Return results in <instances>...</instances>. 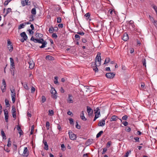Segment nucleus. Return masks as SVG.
I'll return each instance as SVG.
<instances>
[{"label":"nucleus","instance_id":"nucleus-6","mask_svg":"<svg viewBox=\"0 0 157 157\" xmlns=\"http://www.w3.org/2000/svg\"><path fill=\"white\" fill-rule=\"evenodd\" d=\"M51 89V91H52V92H51L52 94L51 97L52 98L56 99L57 98V96L56 94V92L54 88L52 87Z\"/></svg>","mask_w":157,"mask_h":157},{"label":"nucleus","instance_id":"nucleus-1","mask_svg":"<svg viewBox=\"0 0 157 157\" xmlns=\"http://www.w3.org/2000/svg\"><path fill=\"white\" fill-rule=\"evenodd\" d=\"M30 40L33 41L35 43L42 44V45L40 47L41 48L45 47L46 45L47 44V42L44 40L43 38H34L33 36L31 37Z\"/></svg>","mask_w":157,"mask_h":157},{"label":"nucleus","instance_id":"nucleus-49","mask_svg":"<svg viewBox=\"0 0 157 157\" xmlns=\"http://www.w3.org/2000/svg\"><path fill=\"white\" fill-rule=\"evenodd\" d=\"M52 37L53 38L56 39L58 36L56 33H53L52 35Z\"/></svg>","mask_w":157,"mask_h":157},{"label":"nucleus","instance_id":"nucleus-38","mask_svg":"<svg viewBox=\"0 0 157 157\" xmlns=\"http://www.w3.org/2000/svg\"><path fill=\"white\" fill-rule=\"evenodd\" d=\"M75 38L76 40H78L80 39V36L78 34H75Z\"/></svg>","mask_w":157,"mask_h":157},{"label":"nucleus","instance_id":"nucleus-33","mask_svg":"<svg viewBox=\"0 0 157 157\" xmlns=\"http://www.w3.org/2000/svg\"><path fill=\"white\" fill-rule=\"evenodd\" d=\"M10 63H11V66H12V67L14 66V61L13 59L12 58H10Z\"/></svg>","mask_w":157,"mask_h":157},{"label":"nucleus","instance_id":"nucleus-7","mask_svg":"<svg viewBox=\"0 0 157 157\" xmlns=\"http://www.w3.org/2000/svg\"><path fill=\"white\" fill-rule=\"evenodd\" d=\"M29 155V151L27 147H24V150L21 155L23 157H27Z\"/></svg>","mask_w":157,"mask_h":157},{"label":"nucleus","instance_id":"nucleus-14","mask_svg":"<svg viewBox=\"0 0 157 157\" xmlns=\"http://www.w3.org/2000/svg\"><path fill=\"white\" fill-rule=\"evenodd\" d=\"M29 0H21V3L22 6H25L26 5H29L30 4H28Z\"/></svg>","mask_w":157,"mask_h":157},{"label":"nucleus","instance_id":"nucleus-16","mask_svg":"<svg viewBox=\"0 0 157 157\" xmlns=\"http://www.w3.org/2000/svg\"><path fill=\"white\" fill-rule=\"evenodd\" d=\"M122 39L124 41H126L128 39V36L127 33H124L123 34Z\"/></svg>","mask_w":157,"mask_h":157},{"label":"nucleus","instance_id":"nucleus-18","mask_svg":"<svg viewBox=\"0 0 157 157\" xmlns=\"http://www.w3.org/2000/svg\"><path fill=\"white\" fill-rule=\"evenodd\" d=\"M29 68L31 69H33L34 67V63L33 61H30L29 62Z\"/></svg>","mask_w":157,"mask_h":157},{"label":"nucleus","instance_id":"nucleus-31","mask_svg":"<svg viewBox=\"0 0 157 157\" xmlns=\"http://www.w3.org/2000/svg\"><path fill=\"white\" fill-rule=\"evenodd\" d=\"M103 133V132L102 131H100L97 135H96V138H98L100 137L102 134Z\"/></svg>","mask_w":157,"mask_h":157},{"label":"nucleus","instance_id":"nucleus-29","mask_svg":"<svg viewBox=\"0 0 157 157\" xmlns=\"http://www.w3.org/2000/svg\"><path fill=\"white\" fill-rule=\"evenodd\" d=\"M141 61L143 65V66H145L146 67V60L145 59L143 58L142 59Z\"/></svg>","mask_w":157,"mask_h":157},{"label":"nucleus","instance_id":"nucleus-17","mask_svg":"<svg viewBox=\"0 0 157 157\" xmlns=\"http://www.w3.org/2000/svg\"><path fill=\"white\" fill-rule=\"evenodd\" d=\"M105 124V120L102 119L98 123V125L99 126H103Z\"/></svg>","mask_w":157,"mask_h":157},{"label":"nucleus","instance_id":"nucleus-42","mask_svg":"<svg viewBox=\"0 0 157 157\" xmlns=\"http://www.w3.org/2000/svg\"><path fill=\"white\" fill-rule=\"evenodd\" d=\"M48 112L49 115L52 116L54 114V112L52 110H49Z\"/></svg>","mask_w":157,"mask_h":157},{"label":"nucleus","instance_id":"nucleus-48","mask_svg":"<svg viewBox=\"0 0 157 157\" xmlns=\"http://www.w3.org/2000/svg\"><path fill=\"white\" fill-rule=\"evenodd\" d=\"M11 11V9L10 8H7L6 10V15L7 14H8Z\"/></svg>","mask_w":157,"mask_h":157},{"label":"nucleus","instance_id":"nucleus-22","mask_svg":"<svg viewBox=\"0 0 157 157\" xmlns=\"http://www.w3.org/2000/svg\"><path fill=\"white\" fill-rule=\"evenodd\" d=\"M35 36L36 38H42V37H43V35L40 33H36L35 34Z\"/></svg>","mask_w":157,"mask_h":157},{"label":"nucleus","instance_id":"nucleus-51","mask_svg":"<svg viewBox=\"0 0 157 157\" xmlns=\"http://www.w3.org/2000/svg\"><path fill=\"white\" fill-rule=\"evenodd\" d=\"M128 118V116L126 115H125L122 117V119L124 120H126Z\"/></svg>","mask_w":157,"mask_h":157},{"label":"nucleus","instance_id":"nucleus-11","mask_svg":"<svg viewBox=\"0 0 157 157\" xmlns=\"http://www.w3.org/2000/svg\"><path fill=\"white\" fill-rule=\"evenodd\" d=\"M69 134L70 138L71 140H74L76 138V135L72 132H69Z\"/></svg>","mask_w":157,"mask_h":157},{"label":"nucleus","instance_id":"nucleus-25","mask_svg":"<svg viewBox=\"0 0 157 157\" xmlns=\"http://www.w3.org/2000/svg\"><path fill=\"white\" fill-rule=\"evenodd\" d=\"M1 133L2 136L3 137V139H6V136L5 135V134L3 130L2 129L1 131Z\"/></svg>","mask_w":157,"mask_h":157},{"label":"nucleus","instance_id":"nucleus-59","mask_svg":"<svg viewBox=\"0 0 157 157\" xmlns=\"http://www.w3.org/2000/svg\"><path fill=\"white\" fill-rule=\"evenodd\" d=\"M145 86L144 83H141V87L142 90H144V88Z\"/></svg>","mask_w":157,"mask_h":157},{"label":"nucleus","instance_id":"nucleus-35","mask_svg":"<svg viewBox=\"0 0 157 157\" xmlns=\"http://www.w3.org/2000/svg\"><path fill=\"white\" fill-rule=\"evenodd\" d=\"M5 102L6 105V107H9L10 106V104L9 103V101L6 99L5 100Z\"/></svg>","mask_w":157,"mask_h":157},{"label":"nucleus","instance_id":"nucleus-13","mask_svg":"<svg viewBox=\"0 0 157 157\" xmlns=\"http://www.w3.org/2000/svg\"><path fill=\"white\" fill-rule=\"evenodd\" d=\"M73 96L71 94H68V97L67 99V102L68 103H72L73 101L72 99L73 98Z\"/></svg>","mask_w":157,"mask_h":157},{"label":"nucleus","instance_id":"nucleus-43","mask_svg":"<svg viewBox=\"0 0 157 157\" xmlns=\"http://www.w3.org/2000/svg\"><path fill=\"white\" fill-rule=\"evenodd\" d=\"M90 14L89 13H88L86 14L84 16L86 17V19L88 20L89 18L90 17Z\"/></svg>","mask_w":157,"mask_h":157},{"label":"nucleus","instance_id":"nucleus-8","mask_svg":"<svg viewBox=\"0 0 157 157\" xmlns=\"http://www.w3.org/2000/svg\"><path fill=\"white\" fill-rule=\"evenodd\" d=\"M115 75L113 72H108L106 73L105 76L107 78L111 79L113 78L114 77Z\"/></svg>","mask_w":157,"mask_h":157},{"label":"nucleus","instance_id":"nucleus-39","mask_svg":"<svg viewBox=\"0 0 157 157\" xmlns=\"http://www.w3.org/2000/svg\"><path fill=\"white\" fill-rule=\"evenodd\" d=\"M131 152V151L130 150H128L125 153V155H124V157H128L129 155V154Z\"/></svg>","mask_w":157,"mask_h":157},{"label":"nucleus","instance_id":"nucleus-12","mask_svg":"<svg viewBox=\"0 0 157 157\" xmlns=\"http://www.w3.org/2000/svg\"><path fill=\"white\" fill-rule=\"evenodd\" d=\"M87 111L89 116H91L93 114V111L91 108L89 106H87Z\"/></svg>","mask_w":157,"mask_h":157},{"label":"nucleus","instance_id":"nucleus-24","mask_svg":"<svg viewBox=\"0 0 157 157\" xmlns=\"http://www.w3.org/2000/svg\"><path fill=\"white\" fill-rule=\"evenodd\" d=\"M92 66L93 67V70L95 71V72H98V69L97 67H98V66H97V65H95L92 66Z\"/></svg>","mask_w":157,"mask_h":157},{"label":"nucleus","instance_id":"nucleus-61","mask_svg":"<svg viewBox=\"0 0 157 157\" xmlns=\"http://www.w3.org/2000/svg\"><path fill=\"white\" fill-rule=\"evenodd\" d=\"M111 142L110 141L108 142L107 144V147H110Z\"/></svg>","mask_w":157,"mask_h":157},{"label":"nucleus","instance_id":"nucleus-15","mask_svg":"<svg viewBox=\"0 0 157 157\" xmlns=\"http://www.w3.org/2000/svg\"><path fill=\"white\" fill-rule=\"evenodd\" d=\"M118 119H119L120 121L121 122H122V120L121 119H119L118 117L115 116V115H113L112 116L110 119V121H116Z\"/></svg>","mask_w":157,"mask_h":157},{"label":"nucleus","instance_id":"nucleus-54","mask_svg":"<svg viewBox=\"0 0 157 157\" xmlns=\"http://www.w3.org/2000/svg\"><path fill=\"white\" fill-rule=\"evenodd\" d=\"M153 23L154 24V25L155 26V27L157 29V21L155 20H154V22H153Z\"/></svg>","mask_w":157,"mask_h":157},{"label":"nucleus","instance_id":"nucleus-23","mask_svg":"<svg viewBox=\"0 0 157 157\" xmlns=\"http://www.w3.org/2000/svg\"><path fill=\"white\" fill-rule=\"evenodd\" d=\"M81 119L83 121H85L86 120V119L85 118L84 115L83 111L82 112L81 115L80 116Z\"/></svg>","mask_w":157,"mask_h":157},{"label":"nucleus","instance_id":"nucleus-32","mask_svg":"<svg viewBox=\"0 0 157 157\" xmlns=\"http://www.w3.org/2000/svg\"><path fill=\"white\" fill-rule=\"evenodd\" d=\"M25 25L24 23L21 24L18 26V29H19L24 28Z\"/></svg>","mask_w":157,"mask_h":157},{"label":"nucleus","instance_id":"nucleus-58","mask_svg":"<svg viewBox=\"0 0 157 157\" xmlns=\"http://www.w3.org/2000/svg\"><path fill=\"white\" fill-rule=\"evenodd\" d=\"M50 126L49 122L48 121H47L46 124V128L49 127Z\"/></svg>","mask_w":157,"mask_h":157},{"label":"nucleus","instance_id":"nucleus-63","mask_svg":"<svg viewBox=\"0 0 157 157\" xmlns=\"http://www.w3.org/2000/svg\"><path fill=\"white\" fill-rule=\"evenodd\" d=\"M58 26L59 28H62L63 27V24H59L58 25Z\"/></svg>","mask_w":157,"mask_h":157},{"label":"nucleus","instance_id":"nucleus-2","mask_svg":"<svg viewBox=\"0 0 157 157\" xmlns=\"http://www.w3.org/2000/svg\"><path fill=\"white\" fill-rule=\"evenodd\" d=\"M101 53L98 52L95 59V62H92V65H97V66H99L101 64Z\"/></svg>","mask_w":157,"mask_h":157},{"label":"nucleus","instance_id":"nucleus-55","mask_svg":"<svg viewBox=\"0 0 157 157\" xmlns=\"http://www.w3.org/2000/svg\"><path fill=\"white\" fill-rule=\"evenodd\" d=\"M107 150V149L106 148H103V151L102 152V154H104L105 152Z\"/></svg>","mask_w":157,"mask_h":157},{"label":"nucleus","instance_id":"nucleus-62","mask_svg":"<svg viewBox=\"0 0 157 157\" xmlns=\"http://www.w3.org/2000/svg\"><path fill=\"white\" fill-rule=\"evenodd\" d=\"M134 139L136 141V142H139V138L138 137H135L134 138Z\"/></svg>","mask_w":157,"mask_h":157},{"label":"nucleus","instance_id":"nucleus-27","mask_svg":"<svg viewBox=\"0 0 157 157\" xmlns=\"http://www.w3.org/2000/svg\"><path fill=\"white\" fill-rule=\"evenodd\" d=\"M110 59L109 58V57L106 58L105 59V62H104V64H107V63H108L110 62Z\"/></svg>","mask_w":157,"mask_h":157},{"label":"nucleus","instance_id":"nucleus-3","mask_svg":"<svg viewBox=\"0 0 157 157\" xmlns=\"http://www.w3.org/2000/svg\"><path fill=\"white\" fill-rule=\"evenodd\" d=\"M94 111H95V114L94 118L93 120L94 121L96 120L98 118L99 115H100V109L99 107H97L96 108V109L94 110Z\"/></svg>","mask_w":157,"mask_h":157},{"label":"nucleus","instance_id":"nucleus-45","mask_svg":"<svg viewBox=\"0 0 157 157\" xmlns=\"http://www.w3.org/2000/svg\"><path fill=\"white\" fill-rule=\"evenodd\" d=\"M69 120V123L71 124H74V120L72 118H70Z\"/></svg>","mask_w":157,"mask_h":157},{"label":"nucleus","instance_id":"nucleus-47","mask_svg":"<svg viewBox=\"0 0 157 157\" xmlns=\"http://www.w3.org/2000/svg\"><path fill=\"white\" fill-rule=\"evenodd\" d=\"M61 22V18L60 17H58L57 18V22L58 23H60Z\"/></svg>","mask_w":157,"mask_h":157},{"label":"nucleus","instance_id":"nucleus-57","mask_svg":"<svg viewBox=\"0 0 157 157\" xmlns=\"http://www.w3.org/2000/svg\"><path fill=\"white\" fill-rule=\"evenodd\" d=\"M122 123L124 124V125L125 126L128 125V122L126 121H124V122H122Z\"/></svg>","mask_w":157,"mask_h":157},{"label":"nucleus","instance_id":"nucleus-10","mask_svg":"<svg viewBox=\"0 0 157 157\" xmlns=\"http://www.w3.org/2000/svg\"><path fill=\"white\" fill-rule=\"evenodd\" d=\"M4 115H5V121L6 122H8V117H9L8 112L6 109H5L4 110Z\"/></svg>","mask_w":157,"mask_h":157},{"label":"nucleus","instance_id":"nucleus-26","mask_svg":"<svg viewBox=\"0 0 157 157\" xmlns=\"http://www.w3.org/2000/svg\"><path fill=\"white\" fill-rule=\"evenodd\" d=\"M31 13L33 15H35L36 13V9L35 8H33L31 11Z\"/></svg>","mask_w":157,"mask_h":157},{"label":"nucleus","instance_id":"nucleus-9","mask_svg":"<svg viewBox=\"0 0 157 157\" xmlns=\"http://www.w3.org/2000/svg\"><path fill=\"white\" fill-rule=\"evenodd\" d=\"M11 112L13 117L14 118V119H15L16 118V109L15 106L14 105H13L12 106Z\"/></svg>","mask_w":157,"mask_h":157},{"label":"nucleus","instance_id":"nucleus-60","mask_svg":"<svg viewBox=\"0 0 157 157\" xmlns=\"http://www.w3.org/2000/svg\"><path fill=\"white\" fill-rule=\"evenodd\" d=\"M53 30H54V31L57 32L58 31V29L57 27H55L53 28Z\"/></svg>","mask_w":157,"mask_h":157},{"label":"nucleus","instance_id":"nucleus-28","mask_svg":"<svg viewBox=\"0 0 157 157\" xmlns=\"http://www.w3.org/2000/svg\"><path fill=\"white\" fill-rule=\"evenodd\" d=\"M53 59V57L51 56L48 55L46 57V59L47 60H52Z\"/></svg>","mask_w":157,"mask_h":157},{"label":"nucleus","instance_id":"nucleus-64","mask_svg":"<svg viewBox=\"0 0 157 157\" xmlns=\"http://www.w3.org/2000/svg\"><path fill=\"white\" fill-rule=\"evenodd\" d=\"M60 92L62 93H64V90L63 89V87H61V88H60Z\"/></svg>","mask_w":157,"mask_h":157},{"label":"nucleus","instance_id":"nucleus-41","mask_svg":"<svg viewBox=\"0 0 157 157\" xmlns=\"http://www.w3.org/2000/svg\"><path fill=\"white\" fill-rule=\"evenodd\" d=\"M11 92L12 93L11 95H13V94L16 95L15 91L14 89H10Z\"/></svg>","mask_w":157,"mask_h":157},{"label":"nucleus","instance_id":"nucleus-5","mask_svg":"<svg viewBox=\"0 0 157 157\" xmlns=\"http://www.w3.org/2000/svg\"><path fill=\"white\" fill-rule=\"evenodd\" d=\"M7 47L10 52L13 51V48L12 43L9 39L7 40Z\"/></svg>","mask_w":157,"mask_h":157},{"label":"nucleus","instance_id":"nucleus-50","mask_svg":"<svg viewBox=\"0 0 157 157\" xmlns=\"http://www.w3.org/2000/svg\"><path fill=\"white\" fill-rule=\"evenodd\" d=\"M2 84L4 86V87L6 88V84L5 80L4 79L2 80Z\"/></svg>","mask_w":157,"mask_h":157},{"label":"nucleus","instance_id":"nucleus-20","mask_svg":"<svg viewBox=\"0 0 157 157\" xmlns=\"http://www.w3.org/2000/svg\"><path fill=\"white\" fill-rule=\"evenodd\" d=\"M21 129V128H17L18 133L19 134L20 137L24 134V132Z\"/></svg>","mask_w":157,"mask_h":157},{"label":"nucleus","instance_id":"nucleus-53","mask_svg":"<svg viewBox=\"0 0 157 157\" xmlns=\"http://www.w3.org/2000/svg\"><path fill=\"white\" fill-rule=\"evenodd\" d=\"M78 34L80 35L81 36H83L84 35L85 33L83 32H78L77 33Z\"/></svg>","mask_w":157,"mask_h":157},{"label":"nucleus","instance_id":"nucleus-34","mask_svg":"<svg viewBox=\"0 0 157 157\" xmlns=\"http://www.w3.org/2000/svg\"><path fill=\"white\" fill-rule=\"evenodd\" d=\"M12 98V101L13 103H14L15 101L16 95L13 94V95H11Z\"/></svg>","mask_w":157,"mask_h":157},{"label":"nucleus","instance_id":"nucleus-52","mask_svg":"<svg viewBox=\"0 0 157 157\" xmlns=\"http://www.w3.org/2000/svg\"><path fill=\"white\" fill-rule=\"evenodd\" d=\"M35 91V88L33 87H32L31 90V93H33Z\"/></svg>","mask_w":157,"mask_h":157},{"label":"nucleus","instance_id":"nucleus-36","mask_svg":"<svg viewBox=\"0 0 157 157\" xmlns=\"http://www.w3.org/2000/svg\"><path fill=\"white\" fill-rule=\"evenodd\" d=\"M11 142L10 141V138H9L8 140V143L7 146L8 147H10L11 146Z\"/></svg>","mask_w":157,"mask_h":157},{"label":"nucleus","instance_id":"nucleus-37","mask_svg":"<svg viewBox=\"0 0 157 157\" xmlns=\"http://www.w3.org/2000/svg\"><path fill=\"white\" fill-rule=\"evenodd\" d=\"M61 150L64 151L65 150H66V147L65 146L64 144H63L61 145Z\"/></svg>","mask_w":157,"mask_h":157},{"label":"nucleus","instance_id":"nucleus-46","mask_svg":"<svg viewBox=\"0 0 157 157\" xmlns=\"http://www.w3.org/2000/svg\"><path fill=\"white\" fill-rule=\"evenodd\" d=\"M12 0H7L4 3V6H7L8 4V3Z\"/></svg>","mask_w":157,"mask_h":157},{"label":"nucleus","instance_id":"nucleus-21","mask_svg":"<svg viewBox=\"0 0 157 157\" xmlns=\"http://www.w3.org/2000/svg\"><path fill=\"white\" fill-rule=\"evenodd\" d=\"M43 143L44 144L45 147H44V149L46 150H48V146L47 144V142L45 140H43Z\"/></svg>","mask_w":157,"mask_h":157},{"label":"nucleus","instance_id":"nucleus-30","mask_svg":"<svg viewBox=\"0 0 157 157\" xmlns=\"http://www.w3.org/2000/svg\"><path fill=\"white\" fill-rule=\"evenodd\" d=\"M21 84L25 89L26 90H28L29 89V87L28 86L27 83H26L23 84V82H21Z\"/></svg>","mask_w":157,"mask_h":157},{"label":"nucleus","instance_id":"nucleus-40","mask_svg":"<svg viewBox=\"0 0 157 157\" xmlns=\"http://www.w3.org/2000/svg\"><path fill=\"white\" fill-rule=\"evenodd\" d=\"M49 31L50 33H52L54 31V30H53V28L52 26H51V27H50L49 28Z\"/></svg>","mask_w":157,"mask_h":157},{"label":"nucleus","instance_id":"nucleus-19","mask_svg":"<svg viewBox=\"0 0 157 157\" xmlns=\"http://www.w3.org/2000/svg\"><path fill=\"white\" fill-rule=\"evenodd\" d=\"M93 140L92 139L88 140L85 143V144L87 146H89L92 144Z\"/></svg>","mask_w":157,"mask_h":157},{"label":"nucleus","instance_id":"nucleus-4","mask_svg":"<svg viewBox=\"0 0 157 157\" xmlns=\"http://www.w3.org/2000/svg\"><path fill=\"white\" fill-rule=\"evenodd\" d=\"M20 36L22 37V39H21V42L23 43L25 40H26L28 38V36L26 35L25 32H23L20 34Z\"/></svg>","mask_w":157,"mask_h":157},{"label":"nucleus","instance_id":"nucleus-44","mask_svg":"<svg viewBox=\"0 0 157 157\" xmlns=\"http://www.w3.org/2000/svg\"><path fill=\"white\" fill-rule=\"evenodd\" d=\"M46 99L44 96H42L41 98V102L42 103H44L46 101Z\"/></svg>","mask_w":157,"mask_h":157},{"label":"nucleus","instance_id":"nucleus-56","mask_svg":"<svg viewBox=\"0 0 157 157\" xmlns=\"http://www.w3.org/2000/svg\"><path fill=\"white\" fill-rule=\"evenodd\" d=\"M29 31V33L30 34H33V30H31L30 29H29L28 30Z\"/></svg>","mask_w":157,"mask_h":157}]
</instances>
